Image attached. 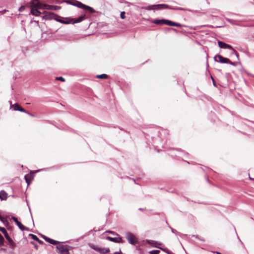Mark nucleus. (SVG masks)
<instances>
[{
    "label": "nucleus",
    "instance_id": "33",
    "mask_svg": "<svg viewBox=\"0 0 254 254\" xmlns=\"http://www.w3.org/2000/svg\"><path fill=\"white\" fill-rule=\"evenodd\" d=\"M177 9L183 10V8H177Z\"/></svg>",
    "mask_w": 254,
    "mask_h": 254
},
{
    "label": "nucleus",
    "instance_id": "19",
    "mask_svg": "<svg viewBox=\"0 0 254 254\" xmlns=\"http://www.w3.org/2000/svg\"><path fill=\"white\" fill-rule=\"evenodd\" d=\"M218 45L219 48H232L231 45L227 44L222 41L218 42Z\"/></svg>",
    "mask_w": 254,
    "mask_h": 254
},
{
    "label": "nucleus",
    "instance_id": "11",
    "mask_svg": "<svg viewBox=\"0 0 254 254\" xmlns=\"http://www.w3.org/2000/svg\"><path fill=\"white\" fill-rule=\"evenodd\" d=\"M11 107L13 108V110L15 111H19L21 112L26 113V111L24 109H23L22 107H21L20 106V105L17 103L11 105Z\"/></svg>",
    "mask_w": 254,
    "mask_h": 254
},
{
    "label": "nucleus",
    "instance_id": "35",
    "mask_svg": "<svg viewBox=\"0 0 254 254\" xmlns=\"http://www.w3.org/2000/svg\"><path fill=\"white\" fill-rule=\"evenodd\" d=\"M108 233H112V234H113V232H112V231H109V232H108Z\"/></svg>",
    "mask_w": 254,
    "mask_h": 254
},
{
    "label": "nucleus",
    "instance_id": "10",
    "mask_svg": "<svg viewBox=\"0 0 254 254\" xmlns=\"http://www.w3.org/2000/svg\"><path fill=\"white\" fill-rule=\"evenodd\" d=\"M85 14H82L79 17L77 18L71 19L72 20V23H77L81 22L85 19Z\"/></svg>",
    "mask_w": 254,
    "mask_h": 254
},
{
    "label": "nucleus",
    "instance_id": "26",
    "mask_svg": "<svg viewBox=\"0 0 254 254\" xmlns=\"http://www.w3.org/2000/svg\"><path fill=\"white\" fill-rule=\"evenodd\" d=\"M160 253L159 250H153L149 252L150 254H158Z\"/></svg>",
    "mask_w": 254,
    "mask_h": 254
},
{
    "label": "nucleus",
    "instance_id": "3",
    "mask_svg": "<svg viewBox=\"0 0 254 254\" xmlns=\"http://www.w3.org/2000/svg\"><path fill=\"white\" fill-rule=\"evenodd\" d=\"M89 246L92 249L94 250L95 251H96L102 254H108L110 251V249L109 248H99V247L95 246V245H94L93 244H89Z\"/></svg>",
    "mask_w": 254,
    "mask_h": 254
},
{
    "label": "nucleus",
    "instance_id": "13",
    "mask_svg": "<svg viewBox=\"0 0 254 254\" xmlns=\"http://www.w3.org/2000/svg\"><path fill=\"white\" fill-rule=\"evenodd\" d=\"M31 7L36 8H41L42 5L40 3L38 0H33L31 2Z\"/></svg>",
    "mask_w": 254,
    "mask_h": 254
},
{
    "label": "nucleus",
    "instance_id": "21",
    "mask_svg": "<svg viewBox=\"0 0 254 254\" xmlns=\"http://www.w3.org/2000/svg\"><path fill=\"white\" fill-rule=\"evenodd\" d=\"M30 236L31 237V238L38 242L40 244H43V242L39 239V238L35 235L30 234Z\"/></svg>",
    "mask_w": 254,
    "mask_h": 254
},
{
    "label": "nucleus",
    "instance_id": "27",
    "mask_svg": "<svg viewBox=\"0 0 254 254\" xmlns=\"http://www.w3.org/2000/svg\"><path fill=\"white\" fill-rule=\"evenodd\" d=\"M125 13H126L125 11L121 12V13L120 14V17L122 19H124L126 18Z\"/></svg>",
    "mask_w": 254,
    "mask_h": 254
},
{
    "label": "nucleus",
    "instance_id": "1",
    "mask_svg": "<svg viewBox=\"0 0 254 254\" xmlns=\"http://www.w3.org/2000/svg\"><path fill=\"white\" fill-rule=\"evenodd\" d=\"M65 2L71 5L76 6L79 8H82L87 11H88L90 13H93L96 11L95 10H94L92 7L88 5H86L77 0H74L73 2H71L70 0H66Z\"/></svg>",
    "mask_w": 254,
    "mask_h": 254
},
{
    "label": "nucleus",
    "instance_id": "31",
    "mask_svg": "<svg viewBox=\"0 0 254 254\" xmlns=\"http://www.w3.org/2000/svg\"><path fill=\"white\" fill-rule=\"evenodd\" d=\"M24 8V6L20 7L19 8V10H21V9H23Z\"/></svg>",
    "mask_w": 254,
    "mask_h": 254
},
{
    "label": "nucleus",
    "instance_id": "32",
    "mask_svg": "<svg viewBox=\"0 0 254 254\" xmlns=\"http://www.w3.org/2000/svg\"><path fill=\"white\" fill-rule=\"evenodd\" d=\"M26 113H27L30 116H32V117L33 116V115L29 113H28V112H26Z\"/></svg>",
    "mask_w": 254,
    "mask_h": 254
},
{
    "label": "nucleus",
    "instance_id": "6",
    "mask_svg": "<svg viewBox=\"0 0 254 254\" xmlns=\"http://www.w3.org/2000/svg\"><path fill=\"white\" fill-rule=\"evenodd\" d=\"M57 248L60 254H69L67 246L60 245Z\"/></svg>",
    "mask_w": 254,
    "mask_h": 254
},
{
    "label": "nucleus",
    "instance_id": "4",
    "mask_svg": "<svg viewBox=\"0 0 254 254\" xmlns=\"http://www.w3.org/2000/svg\"><path fill=\"white\" fill-rule=\"evenodd\" d=\"M169 5L165 4H158L156 5H149L146 8L147 10H151L154 9H165L168 8Z\"/></svg>",
    "mask_w": 254,
    "mask_h": 254
},
{
    "label": "nucleus",
    "instance_id": "22",
    "mask_svg": "<svg viewBox=\"0 0 254 254\" xmlns=\"http://www.w3.org/2000/svg\"><path fill=\"white\" fill-rule=\"evenodd\" d=\"M108 77V76L106 74H100V75H97L96 76V77L97 78H100V79H106Z\"/></svg>",
    "mask_w": 254,
    "mask_h": 254
},
{
    "label": "nucleus",
    "instance_id": "23",
    "mask_svg": "<svg viewBox=\"0 0 254 254\" xmlns=\"http://www.w3.org/2000/svg\"><path fill=\"white\" fill-rule=\"evenodd\" d=\"M0 231L4 234L5 237H6V236H8V234L4 228L0 227Z\"/></svg>",
    "mask_w": 254,
    "mask_h": 254
},
{
    "label": "nucleus",
    "instance_id": "15",
    "mask_svg": "<svg viewBox=\"0 0 254 254\" xmlns=\"http://www.w3.org/2000/svg\"><path fill=\"white\" fill-rule=\"evenodd\" d=\"M8 194L4 190L0 191V199L1 200H5L7 198Z\"/></svg>",
    "mask_w": 254,
    "mask_h": 254
},
{
    "label": "nucleus",
    "instance_id": "14",
    "mask_svg": "<svg viewBox=\"0 0 254 254\" xmlns=\"http://www.w3.org/2000/svg\"><path fill=\"white\" fill-rule=\"evenodd\" d=\"M106 239L115 243H123L122 239L120 237L112 238L111 237H107Z\"/></svg>",
    "mask_w": 254,
    "mask_h": 254
},
{
    "label": "nucleus",
    "instance_id": "29",
    "mask_svg": "<svg viewBox=\"0 0 254 254\" xmlns=\"http://www.w3.org/2000/svg\"><path fill=\"white\" fill-rule=\"evenodd\" d=\"M0 220L3 223L7 222V221L1 216L0 215Z\"/></svg>",
    "mask_w": 254,
    "mask_h": 254
},
{
    "label": "nucleus",
    "instance_id": "12",
    "mask_svg": "<svg viewBox=\"0 0 254 254\" xmlns=\"http://www.w3.org/2000/svg\"><path fill=\"white\" fill-rule=\"evenodd\" d=\"M12 219L16 223V224L17 225V226H18V227L20 229H21V230H28L27 228H26V227L24 226L21 223H20V222L18 221V220L17 218H16L15 217H12Z\"/></svg>",
    "mask_w": 254,
    "mask_h": 254
},
{
    "label": "nucleus",
    "instance_id": "16",
    "mask_svg": "<svg viewBox=\"0 0 254 254\" xmlns=\"http://www.w3.org/2000/svg\"><path fill=\"white\" fill-rule=\"evenodd\" d=\"M38 9V8L31 7V13L36 16H39L41 13Z\"/></svg>",
    "mask_w": 254,
    "mask_h": 254
},
{
    "label": "nucleus",
    "instance_id": "7",
    "mask_svg": "<svg viewBox=\"0 0 254 254\" xmlns=\"http://www.w3.org/2000/svg\"><path fill=\"white\" fill-rule=\"evenodd\" d=\"M37 171H30V173L29 174H26L24 178L25 181L28 185H29V184L31 183L32 181L33 180L34 175H33V173L35 172H37Z\"/></svg>",
    "mask_w": 254,
    "mask_h": 254
},
{
    "label": "nucleus",
    "instance_id": "34",
    "mask_svg": "<svg viewBox=\"0 0 254 254\" xmlns=\"http://www.w3.org/2000/svg\"><path fill=\"white\" fill-rule=\"evenodd\" d=\"M211 78H212V79L213 80V83H214V80L213 78L212 77H211Z\"/></svg>",
    "mask_w": 254,
    "mask_h": 254
},
{
    "label": "nucleus",
    "instance_id": "28",
    "mask_svg": "<svg viewBox=\"0 0 254 254\" xmlns=\"http://www.w3.org/2000/svg\"><path fill=\"white\" fill-rule=\"evenodd\" d=\"M56 80H60V81H65V79L64 77H62V76L56 77Z\"/></svg>",
    "mask_w": 254,
    "mask_h": 254
},
{
    "label": "nucleus",
    "instance_id": "30",
    "mask_svg": "<svg viewBox=\"0 0 254 254\" xmlns=\"http://www.w3.org/2000/svg\"><path fill=\"white\" fill-rule=\"evenodd\" d=\"M114 254H123L122 252H121V251H120L119 252H116Z\"/></svg>",
    "mask_w": 254,
    "mask_h": 254
},
{
    "label": "nucleus",
    "instance_id": "2",
    "mask_svg": "<svg viewBox=\"0 0 254 254\" xmlns=\"http://www.w3.org/2000/svg\"><path fill=\"white\" fill-rule=\"evenodd\" d=\"M152 22L154 24L157 25H167L172 26H176V27H182V25L179 23H176L169 20L166 19H154L152 21Z\"/></svg>",
    "mask_w": 254,
    "mask_h": 254
},
{
    "label": "nucleus",
    "instance_id": "8",
    "mask_svg": "<svg viewBox=\"0 0 254 254\" xmlns=\"http://www.w3.org/2000/svg\"><path fill=\"white\" fill-rule=\"evenodd\" d=\"M214 59L216 61L219 62L221 63H230V61L229 59H228L227 58H225L220 55H217V56H215Z\"/></svg>",
    "mask_w": 254,
    "mask_h": 254
},
{
    "label": "nucleus",
    "instance_id": "17",
    "mask_svg": "<svg viewBox=\"0 0 254 254\" xmlns=\"http://www.w3.org/2000/svg\"><path fill=\"white\" fill-rule=\"evenodd\" d=\"M44 239H45V240L51 244H53V245H57L59 243V242L58 241H55L54 240H53L52 239H50L49 238H48L47 237H46V236H44L43 237Z\"/></svg>",
    "mask_w": 254,
    "mask_h": 254
},
{
    "label": "nucleus",
    "instance_id": "25",
    "mask_svg": "<svg viewBox=\"0 0 254 254\" xmlns=\"http://www.w3.org/2000/svg\"><path fill=\"white\" fill-rule=\"evenodd\" d=\"M53 13H49L48 14H45L44 16H43V18H45V19H48V18H51V15H52Z\"/></svg>",
    "mask_w": 254,
    "mask_h": 254
},
{
    "label": "nucleus",
    "instance_id": "20",
    "mask_svg": "<svg viewBox=\"0 0 254 254\" xmlns=\"http://www.w3.org/2000/svg\"><path fill=\"white\" fill-rule=\"evenodd\" d=\"M56 20L61 23L65 24H68L70 23H72V20L70 19V20H62L60 19H56Z\"/></svg>",
    "mask_w": 254,
    "mask_h": 254
},
{
    "label": "nucleus",
    "instance_id": "9",
    "mask_svg": "<svg viewBox=\"0 0 254 254\" xmlns=\"http://www.w3.org/2000/svg\"><path fill=\"white\" fill-rule=\"evenodd\" d=\"M43 8L46 9L57 10L61 8V7L57 5H51L46 4L43 6Z\"/></svg>",
    "mask_w": 254,
    "mask_h": 254
},
{
    "label": "nucleus",
    "instance_id": "24",
    "mask_svg": "<svg viewBox=\"0 0 254 254\" xmlns=\"http://www.w3.org/2000/svg\"><path fill=\"white\" fill-rule=\"evenodd\" d=\"M4 238L0 234V247H1L4 243Z\"/></svg>",
    "mask_w": 254,
    "mask_h": 254
},
{
    "label": "nucleus",
    "instance_id": "18",
    "mask_svg": "<svg viewBox=\"0 0 254 254\" xmlns=\"http://www.w3.org/2000/svg\"><path fill=\"white\" fill-rule=\"evenodd\" d=\"M6 239L8 242L9 245L11 248H13L15 247V244L13 242L12 240L10 238L9 236H6Z\"/></svg>",
    "mask_w": 254,
    "mask_h": 254
},
{
    "label": "nucleus",
    "instance_id": "5",
    "mask_svg": "<svg viewBox=\"0 0 254 254\" xmlns=\"http://www.w3.org/2000/svg\"><path fill=\"white\" fill-rule=\"evenodd\" d=\"M126 238L128 240V242L131 244H135L137 243V239L132 234L130 233H127L126 234Z\"/></svg>",
    "mask_w": 254,
    "mask_h": 254
}]
</instances>
